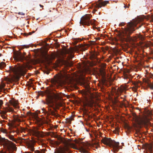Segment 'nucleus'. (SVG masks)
<instances>
[{"instance_id":"obj_21","label":"nucleus","mask_w":153,"mask_h":153,"mask_svg":"<svg viewBox=\"0 0 153 153\" xmlns=\"http://www.w3.org/2000/svg\"><path fill=\"white\" fill-rule=\"evenodd\" d=\"M6 66L5 63L4 62H1L0 63V67L1 68H3Z\"/></svg>"},{"instance_id":"obj_2","label":"nucleus","mask_w":153,"mask_h":153,"mask_svg":"<svg viewBox=\"0 0 153 153\" xmlns=\"http://www.w3.org/2000/svg\"><path fill=\"white\" fill-rule=\"evenodd\" d=\"M101 142L106 145L108 146L111 148L112 147L114 153L119 150V143L112 140L110 138L104 137L101 140Z\"/></svg>"},{"instance_id":"obj_18","label":"nucleus","mask_w":153,"mask_h":153,"mask_svg":"<svg viewBox=\"0 0 153 153\" xmlns=\"http://www.w3.org/2000/svg\"><path fill=\"white\" fill-rule=\"evenodd\" d=\"M119 88H117V90L116 89L114 88V89H112V91L113 92H114L116 94V95H119V92H122V91L121 89L118 90Z\"/></svg>"},{"instance_id":"obj_19","label":"nucleus","mask_w":153,"mask_h":153,"mask_svg":"<svg viewBox=\"0 0 153 153\" xmlns=\"http://www.w3.org/2000/svg\"><path fill=\"white\" fill-rule=\"evenodd\" d=\"M88 46L87 45H82L80 47V50L81 51H84L88 49Z\"/></svg>"},{"instance_id":"obj_52","label":"nucleus","mask_w":153,"mask_h":153,"mask_svg":"<svg viewBox=\"0 0 153 153\" xmlns=\"http://www.w3.org/2000/svg\"><path fill=\"white\" fill-rule=\"evenodd\" d=\"M130 6V4H128V6Z\"/></svg>"},{"instance_id":"obj_4","label":"nucleus","mask_w":153,"mask_h":153,"mask_svg":"<svg viewBox=\"0 0 153 153\" xmlns=\"http://www.w3.org/2000/svg\"><path fill=\"white\" fill-rule=\"evenodd\" d=\"M46 94L47 95L46 102L42 101V102L44 104H46L48 105L52 102V99H54L56 101L61 98L60 95L58 93H51L49 91H47Z\"/></svg>"},{"instance_id":"obj_53","label":"nucleus","mask_w":153,"mask_h":153,"mask_svg":"<svg viewBox=\"0 0 153 153\" xmlns=\"http://www.w3.org/2000/svg\"><path fill=\"white\" fill-rule=\"evenodd\" d=\"M85 114H86V112H85V113H84Z\"/></svg>"},{"instance_id":"obj_51","label":"nucleus","mask_w":153,"mask_h":153,"mask_svg":"<svg viewBox=\"0 0 153 153\" xmlns=\"http://www.w3.org/2000/svg\"><path fill=\"white\" fill-rule=\"evenodd\" d=\"M61 77H62V76H60V77H59V78H58V79H59V78H61Z\"/></svg>"},{"instance_id":"obj_16","label":"nucleus","mask_w":153,"mask_h":153,"mask_svg":"<svg viewBox=\"0 0 153 153\" xmlns=\"http://www.w3.org/2000/svg\"><path fill=\"white\" fill-rule=\"evenodd\" d=\"M68 148L66 147L64 148H62L59 151V153H65L66 152L68 151Z\"/></svg>"},{"instance_id":"obj_11","label":"nucleus","mask_w":153,"mask_h":153,"mask_svg":"<svg viewBox=\"0 0 153 153\" xmlns=\"http://www.w3.org/2000/svg\"><path fill=\"white\" fill-rule=\"evenodd\" d=\"M13 112H14V111L13 109L10 106V105L9 104H8L7 107L6 108L4 111H1V114H4L8 111Z\"/></svg>"},{"instance_id":"obj_3","label":"nucleus","mask_w":153,"mask_h":153,"mask_svg":"<svg viewBox=\"0 0 153 153\" xmlns=\"http://www.w3.org/2000/svg\"><path fill=\"white\" fill-rule=\"evenodd\" d=\"M136 26V25L134 23H131L130 24L129 26L127 28H126L123 31V34L121 35L122 39H123L124 40L126 38L124 36H126V38L128 39H130V35L135 30L134 27Z\"/></svg>"},{"instance_id":"obj_47","label":"nucleus","mask_w":153,"mask_h":153,"mask_svg":"<svg viewBox=\"0 0 153 153\" xmlns=\"http://www.w3.org/2000/svg\"><path fill=\"white\" fill-rule=\"evenodd\" d=\"M124 7L125 8H126L127 7L125 5V6H124Z\"/></svg>"},{"instance_id":"obj_36","label":"nucleus","mask_w":153,"mask_h":153,"mask_svg":"<svg viewBox=\"0 0 153 153\" xmlns=\"http://www.w3.org/2000/svg\"><path fill=\"white\" fill-rule=\"evenodd\" d=\"M1 116L4 119H6V116H5L4 114H2L1 115Z\"/></svg>"},{"instance_id":"obj_25","label":"nucleus","mask_w":153,"mask_h":153,"mask_svg":"<svg viewBox=\"0 0 153 153\" xmlns=\"http://www.w3.org/2000/svg\"><path fill=\"white\" fill-rule=\"evenodd\" d=\"M148 85L151 89H153V83H149Z\"/></svg>"},{"instance_id":"obj_15","label":"nucleus","mask_w":153,"mask_h":153,"mask_svg":"<svg viewBox=\"0 0 153 153\" xmlns=\"http://www.w3.org/2000/svg\"><path fill=\"white\" fill-rule=\"evenodd\" d=\"M34 133L37 136H39L41 137H43L44 136L43 134V132H40L39 131H34Z\"/></svg>"},{"instance_id":"obj_7","label":"nucleus","mask_w":153,"mask_h":153,"mask_svg":"<svg viewBox=\"0 0 153 153\" xmlns=\"http://www.w3.org/2000/svg\"><path fill=\"white\" fill-rule=\"evenodd\" d=\"M92 16L86 15L82 16L80 22V24L82 25H90V19Z\"/></svg>"},{"instance_id":"obj_9","label":"nucleus","mask_w":153,"mask_h":153,"mask_svg":"<svg viewBox=\"0 0 153 153\" xmlns=\"http://www.w3.org/2000/svg\"><path fill=\"white\" fill-rule=\"evenodd\" d=\"M108 3V1H103V0H99L96 2L95 7L101 8L102 6H105Z\"/></svg>"},{"instance_id":"obj_26","label":"nucleus","mask_w":153,"mask_h":153,"mask_svg":"<svg viewBox=\"0 0 153 153\" xmlns=\"http://www.w3.org/2000/svg\"><path fill=\"white\" fill-rule=\"evenodd\" d=\"M74 57V56L71 53H70L68 56V58L69 59H72Z\"/></svg>"},{"instance_id":"obj_31","label":"nucleus","mask_w":153,"mask_h":153,"mask_svg":"<svg viewBox=\"0 0 153 153\" xmlns=\"http://www.w3.org/2000/svg\"><path fill=\"white\" fill-rule=\"evenodd\" d=\"M138 82H135L134 83V85L135 86V87H137V88L138 87Z\"/></svg>"},{"instance_id":"obj_46","label":"nucleus","mask_w":153,"mask_h":153,"mask_svg":"<svg viewBox=\"0 0 153 153\" xmlns=\"http://www.w3.org/2000/svg\"><path fill=\"white\" fill-rule=\"evenodd\" d=\"M39 6H40L41 7H43V6L42 5H41V4H39Z\"/></svg>"},{"instance_id":"obj_43","label":"nucleus","mask_w":153,"mask_h":153,"mask_svg":"<svg viewBox=\"0 0 153 153\" xmlns=\"http://www.w3.org/2000/svg\"><path fill=\"white\" fill-rule=\"evenodd\" d=\"M95 39H96V40H100V39L99 37H97V38H95Z\"/></svg>"},{"instance_id":"obj_41","label":"nucleus","mask_w":153,"mask_h":153,"mask_svg":"<svg viewBox=\"0 0 153 153\" xmlns=\"http://www.w3.org/2000/svg\"><path fill=\"white\" fill-rule=\"evenodd\" d=\"M29 47V46L28 45L26 46V45H24V48H28Z\"/></svg>"},{"instance_id":"obj_28","label":"nucleus","mask_w":153,"mask_h":153,"mask_svg":"<svg viewBox=\"0 0 153 153\" xmlns=\"http://www.w3.org/2000/svg\"><path fill=\"white\" fill-rule=\"evenodd\" d=\"M136 35L137 36V38H139V39H141L143 38L142 36L140 34H137Z\"/></svg>"},{"instance_id":"obj_32","label":"nucleus","mask_w":153,"mask_h":153,"mask_svg":"<svg viewBox=\"0 0 153 153\" xmlns=\"http://www.w3.org/2000/svg\"><path fill=\"white\" fill-rule=\"evenodd\" d=\"M147 148L150 151H151L152 149V147L151 146H150L149 145H148L147 147Z\"/></svg>"},{"instance_id":"obj_13","label":"nucleus","mask_w":153,"mask_h":153,"mask_svg":"<svg viewBox=\"0 0 153 153\" xmlns=\"http://www.w3.org/2000/svg\"><path fill=\"white\" fill-rule=\"evenodd\" d=\"M24 140L27 143V148H31L34 147V143L31 142H28L26 139H24Z\"/></svg>"},{"instance_id":"obj_33","label":"nucleus","mask_w":153,"mask_h":153,"mask_svg":"<svg viewBox=\"0 0 153 153\" xmlns=\"http://www.w3.org/2000/svg\"><path fill=\"white\" fill-rule=\"evenodd\" d=\"M44 93L43 91H40V92H39V94L40 95H42V96H43Z\"/></svg>"},{"instance_id":"obj_40","label":"nucleus","mask_w":153,"mask_h":153,"mask_svg":"<svg viewBox=\"0 0 153 153\" xmlns=\"http://www.w3.org/2000/svg\"><path fill=\"white\" fill-rule=\"evenodd\" d=\"M60 80L58 82V83H62V80L61 79H59Z\"/></svg>"},{"instance_id":"obj_14","label":"nucleus","mask_w":153,"mask_h":153,"mask_svg":"<svg viewBox=\"0 0 153 153\" xmlns=\"http://www.w3.org/2000/svg\"><path fill=\"white\" fill-rule=\"evenodd\" d=\"M53 99L55 100L54 99H52V102L49 105H48L49 107L52 108L55 111H57L56 109L58 108V107L57 106H56L55 107L54 106V104L53 103Z\"/></svg>"},{"instance_id":"obj_1","label":"nucleus","mask_w":153,"mask_h":153,"mask_svg":"<svg viewBox=\"0 0 153 153\" xmlns=\"http://www.w3.org/2000/svg\"><path fill=\"white\" fill-rule=\"evenodd\" d=\"M10 70L13 72L16 78H19L21 76H24L25 73V66L23 65H21L19 66H10Z\"/></svg>"},{"instance_id":"obj_44","label":"nucleus","mask_w":153,"mask_h":153,"mask_svg":"<svg viewBox=\"0 0 153 153\" xmlns=\"http://www.w3.org/2000/svg\"><path fill=\"white\" fill-rule=\"evenodd\" d=\"M124 25V23H122L120 24V26H123Z\"/></svg>"},{"instance_id":"obj_10","label":"nucleus","mask_w":153,"mask_h":153,"mask_svg":"<svg viewBox=\"0 0 153 153\" xmlns=\"http://www.w3.org/2000/svg\"><path fill=\"white\" fill-rule=\"evenodd\" d=\"M4 143L5 146L6 145L7 146L8 150H10V148L13 149H16L15 144L12 142L7 140H6Z\"/></svg>"},{"instance_id":"obj_12","label":"nucleus","mask_w":153,"mask_h":153,"mask_svg":"<svg viewBox=\"0 0 153 153\" xmlns=\"http://www.w3.org/2000/svg\"><path fill=\"white\" fill-rule=\"evenodd\" d=\"M9 103L10 105H13L15 108H18L19 106L18 105V102L17 101L15 100H11L9 101Z\"/></svg>"},{"instance_id":"obj_45","label":"nucleus","mask_w":153,"mask_h":153,"mask_svg":"<svg viewBox=\"0 0 153 153\" xmlns=\"http://www.w3.org/2000/svg\"><path fill=\"white\" fill-rule=\"evenodd\" d=\"M27 114H30L31 113L30 112H27Z\"/></svg>"},{"instance_id":"obj_50","label":"nucleus","mask_w":153,"mask_h":153,"mask_svg":"<svg viewBox=\"0 0 153 153\" xmlns=\"http://www.w3.org/2000/svg\"><path fill=\"white\" fill-rule=\"evenodd\" d=\"M35 117H37V114H36V115H35Z\"/></svg>"},{"instance_id":"obj_38","label":"nucleus","mask_w":153,"mask_h":153,"mask_svg":"<svg viewBox=\"0 0 153 153\" xmlns=\"http://www.w3.org/2000/svg\"><path fill=\"white\" fill-rule=\"evenodd\" d=\"M92 58H95L96 57V56H95V54L94 53L92 54Z\"/></svg>"},{"instance_id":"obj_30","label":"nucleus","mask_w":153,"mask_h":153,"mask_svg":"<svg viewBox=\"0 0 153 153\" xmlns=\"http://www.w3.org/2000/svg\"><path fill=\"white\" fill-rule=\"evenodd\" d=\"M81 40L79 39H75V43L76 44L79 41H81Z\"/></svg>"},{"instance_id":"obj_6","label":"nucleus","mask_w":153,"mask_h":153,"mask_svg":"<svg viewBox=\"0 0 153 153\" xmlns=\"http://www.w3.org/2000/svg\"><path fill=\"white\" fill-rule=\"evenodd\" d=\"M132 115L135 122L139 125L146 124L148 122L147 117L145 115L141 116H138L135 113H133Z\"/></svg>"},{"instance_id":"obj_17","label":"nucleus","mask_w":153,"mask_h":153,"mask_svg":"<svg viewBox=\"0 0 153 153\" xmlns=\"http://www.w3.org/2000/svg\"><path fill=\"white\" fill-rule=\"evenodd\" d=\"M14 120L15 121L20 122L21 119L19 118V117L18 115H14L13 116Z\"/></svg>"},{"instance_id":"obj_54","label":"nucleus","mask_w":153,"mask_h":153,"mask_svg":"<svg viewBox=\"0 0 153 153\" xmlns=\"http://www.w3.org/2000/svg\"><path fill=\"white\" fill-rule=\"evenodd\" d=\"M141 27V26H140L139 27Z\"/></svg>"},{"instance_id":"obj_49","label":"nucleus","mask_w":153,"mask_h":153,"mask_svg":"<svg viewBox=\"0 0 153 153\" xmlns=\"http://www.w3.org/2000/svg\"><path fill=\"white\" fill-rule=\"evenodd\" d=\"M136 109H137L139 110V108H137V107L136 108Z\"/></svg>"},{"instance_id":"obj_48","label":"nucleus","mask_w":153,"mask_h":153,"mask_svg":"<svg viewBox=\"0 0 153 153\" xmlns=\"http://www.w3.org/2000/svg\"><path fill=\"white\" fill-rule=\"evenodd\" d=\"M1 153H6L5 152H3L2 151H1Z\"/></svg>"},{"instance_id":"obj_37","label":"nucleus","mask_w":153,"mask_h":153,"mask_svg":"<svg viewBox=\"0 0 153 153\" xmlns=\"http://www.w3.org/2000/svg\"><path fill=\"white\" fill-rule=\"evenodd\" d=\"M115 130L117 132H118L120 129V128L118 127H117L115 128Z\"/></svg>"},{"instance_id":"obj_27","label":"nucleus","mask_w":153,"mask_h":153,"mask_svg":"<svg viewBox=\"0 0 153 153\" xmlns=\"http://www.w3.org/2000/svg\"><path fill=\"white\" fill-rule=\"evenodd\" d=\"M96 20H90V24H91V25H94V22H95Z\"/></svg>"},{"instance_id":"obj_55","label":"nucleus","mask_w":153,"mask_h":153,"mask_svg":"<svg viewBox=\"0 0 153 153\" xmlns=\"http://www.w3.org/2000/svg\"><path fill=\"white\" fill-rule=\"evenodd\" d=\"M152 19H153V18H152Z\"/></svg>"},{"instance_id":"obj_39","label":"nucleus","mask_w":153,"mask_h":153,"mask_svg":"<svg viewBox=\"0 0 153 153\" xmlns=\"http://www.w3.org/2000/svg\"><path fill=\"white\" fill-rule=\"evenodd\" d=\"M137 88H137V87H133L132 88H133V89H134L133 90H134L136 91V90H137Z\"/></svg>"},{"instance_id":"obj_8","label":"nucleus","mask_w":153,"mask_h":153,"mask_svg":"<svg viewBox=\"0 0 153 153\" xmlns=\"http://www.w3.org/2000/svg\"><path fill=\"white\" fill-rule=\"evenodd\" d=\"M48 107V111H47L44 108H43L42 109V111L45 114H47V116H49L50 115H51L52 116H53L55 117H58L59 116V115L58 114H57L55 112H56L57 111H55L54 110H52V109L51 108V107Z\"/></svg>"},{"instance_id":"obj_35","label":"nucleus","mask_w":153,"mask_h":153,"mask_svg":"<svg viewBox=\"0 0 153 153\" xmlns=\"http://www.w3.org/2000/svg\"><path fill=\"white\" fill-rule=\"evenodd\" d=\"M28 149H29L30 151L33 152L34 151L35 149L34 147H32V148H28Z\"/></svg>"},{"instance_id":"obj_42","label":"nucleus","mask_w":153,"mask_h":153,"mask_svg":"<svg viewBox=\"0 0 153 153\" xmlns=\"http://www.w3.org/2000/svg\"><path fill=\"white\" fill-rule=\"evenodd\" d=\"M35 32L34 31H33L32 32H29V35H31L32 34V33H34Z\"/></svg>"},{"instance_id":"obj_5","label":"nucleus","mask_w":153,"mask_h":153,"mask_svg":"<svg viewBox=\"0 0 153 153\" xmlns=\"http://www.w3.org/2000/svg\"><path fill=\"white\" fill-rule=\"evenodd\" d=\"M25 52L22 54L21 52H16L14 53L13 58L17 62H21L25 63L29 60V57L25 56Z\"/></svg>"},{"instance_id":"obj_24","label":"nucleus","mask_w":153,"mask_h":153,"mask_svg":"<svg viewBox=\"0 0 153 153\" xmlns=\"http://www.w3.org/2000/svg\"><path fill=\"white\" fill-rule=\"evenodd\" d=\"M9 138L10 140L14 142H16V141L15 139L14 138V136L13 135L10 136Z\"/></svg>"},{"instance_id":"obj_20","label":"nucleus","mask_w":153,"mask_h":153,"mask_svg":"<svg viewBox=\"0 0 153 153\" xmlns=\"http://www.w3.org/2000/svg\"><path fill=\"white\" fill-rule=\"evenodd\" d=\"M84 105L85 106H88L92 107V104L91 103L88 101L84 103Z\"/></svg>"},{"instance_id":"obj_22","label":"nucleus","mask_w":153,"mask_h":153,"mask_svg":"<svg viewBox=\"0 0 153 153\" xmlns=\"http://www.w3.org/2000/svg\"><path fill=\"white\" fill-rule=\"evenodd\" d=\"M100 72L103 76L105 74V70L104 69H102L100 70Z\"/></svg>"},{"instance_id":"obj_34","label":"nucleus","mask_w":153,"mask_h":153,"mask_svg":"<svg viewBox=\"0 0 153 153\" xmlns=\"http://www.w3.org/2000/svg\"><path fill=\"white\" fill-rule=\"evenodd\" d=\"M3 101L2 100H0V107H1L3 104Z\"/></svg>"},{"instance_id":"obj_23","label":"nucleus","mask_w":153,"mask_h":153,"mask_svg":"<svg viewBox=\"0 0 153 153\" xmlns=\"http://www.w3.org/2000/svg\"><path fill=\"white\" fill-rule=\"evenodd\" d=\"M81 152L83 153H88V151L84 148H82Z\"/></svg>"},{"instance_id":"obj_29","label":"nucleus","mask_w":153,"mask_h":153,"mask_svg":"<svg viewBox=\"0 0 153 153\" xmlns=\"http://www.w3.org/2000/svg\"><path fill=\"white\" fill-rule=\"evenodd\" d=\"M73 120V118H72V117H70V118L68 119L67 121L68 122L70 123H71V121Z\"/></svg>"}]
</instances>
